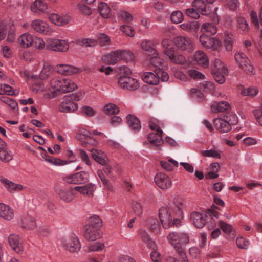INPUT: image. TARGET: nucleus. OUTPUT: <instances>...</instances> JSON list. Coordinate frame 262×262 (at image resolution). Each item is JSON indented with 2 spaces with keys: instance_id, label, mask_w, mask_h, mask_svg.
Wrapping results in <instances>:
<instances>
[{
  "instance_id": "f257e3e1",
  "label": "nucleus",
  "mask_w": 262,
  "mask_h": 262,
  "mask_svg": "<svg viewBox=\"0 0 262 262\" xmlns=\"http://www.w3.org/2000/svg\"><path fill=\"white\" fill-rule=\"evenodd\" d=\"M167 239L183 261L187 262L183 246L189 242V235L184 232H171L167 235Z\"/></svg>"
},
{
  "instance_id": "f03ea898",
  "label": "nucleus",
  "mask_w": 262,
  "mask_h": 262,
  "mask_svg": "<svg viewBox=\"0 0 262 262\" xmlns=\"http://www.w3.org/2000/svg\"><path fill=\"white\" fill-rule=\"evenodd\" d=\"M81 97L76 94L66 96L63 98L62 101L60 104L59 110L61 112H73L78 108V105L76 101H79Z\"/></svg>"
},
{
  "instance_id": "7ed1b4c3",
  "label": "nucleus",
  "mask_w": 262,
  "mask_h": 262,
  "mask_svg": "<svg viewBox=\"0 0 262 262\" xmlns=\"http://www.w3.org/2000/svg\"><path fill=\"white\" fill-rule=\"evenodd\" d=\"M60 241L63 249L70 252H77L81 248L80 243L77 236L74 234H72L68 237H62Z\"/></svg>"
},
{
  "instance_id": "20e7f679",
  "label": "nucleus",
  "mask_w": 262,
  "mask_h": 262,
  "mask_svg": "<svg viewBox=\"0 0 262 262\" xmlns=\"http://www.w3.org/2000/svg\"><path fill=\"white\" fill-rule=\"evenodd\" d=\"M174 43L178 49L182 51L189 53L194 49L193 42L189 37L178 36L174 38Z\"/></svg>"
},
{
  "instance_id": "39448f33",
  "label": "nucleus",
  "mask_w": 262,
  "mask_h": 262,
  "mask_svg": "<svg viewBox=\"0 0 262 262\" xmlns=\"http://www.w3.org/2000/svg\"><path fill=\"white\" fill-rule=\"evenodd\" d=\"M65 182L69 184H84L89 181V174L85 171H80L68 175L63 178Z\"/></svg>"
},
{
  "instance_id": "423d86ee",
  "label": "nucleus",
  "mask_w": 262,
  "mask_h": 262,
  "mask_svg": "<svg viewBox=\"0 0 262 262\" xmlns=\"http://www.w3.org/2000/svg\"><path fill=\"white\" fill-rule=\"evenodd\" d=\"M118 82L121 88L130 91L137 90L140 86L139 82L129 76H120Z\"/></svg>"
},
{
  "instance_id": "0eeeda50",
  "label": "nucleus",
  "mask_w": 262,
  "mask_h": 262,
  "mask_svg": "<svg viewBox=\"0 0 262 262\" xmlns=\"http://www.w3.org/2000/svg\"><path fill=\"white\" fill-rule=\"evenodd\" d=\"M234 58L242 69L247 73H252L254 68L251 64L249 59L245 54L240 52H237L234 55Z\"/></svg>"
},
{
  "instance_id": "6e6552de",
  "label": "nucleus",
  "mask_w": 262,
  "mask_h": 262,
  "mask_svg": "<svg viewBox=\"0 0 262 262\" xmlns=\"http://www.w3.org/2000/svg\"><path fill=\"white\" fill-rule=\"evenodd\" d=\"M199 40L203 47L213 50H218L221 45V42L217 39L209 36L204 33L200 35Z\"/></svg>"
},
{
  "instance_id": "1a4fd4ad",
  "label": "nucleus",
  "mask_w": 262,
  "mask_h": 262,
  "mask_svg": "<svg viewBox=\"0 0 262 262\" xmlns=\"http://www.w3.org/2000/svg\"><path fill=\"white\" fill-rule=\"evenodd\" d=\"M46 48L54 51L66 52L69 50V45L65 40L51 39L47 41Z\"/></svg>"
},
{
  "instance_id": "9d476101",
  "label": "nucleus",
  "mask_w": 262,
  "mask_h": 262,
  "mask_svg": "<svg viewBox=\"0 0 262 262\" xmlns=\"http://www.w3.org/2000/svg\"><path fill=\"white\" fill-rule=\"evenodd\" d=\"M31 27L34 31L44 35H50L53 32V30L49 25L41 19L33 20L31 22Z\"/></svg>"
},
{
  "instance_id": "9b49d317",
  "label": "nucleus",
  "mask_w": 262,
  "mask_h": 262,
  "mask_svg": "<svg viewBox=\"0 0 262 262\" xmlns=\"http://www.w3.org/2000/svg\"><path fill=\"white\" fill-rule=\"evenodd\" d=\"M54 190L60 199L65 202H71L74 198L75 193L73 188H63L56 186L55 187Z\"/></svg>"
},
{
  "instance_id": "f8f14e48",
  "label": "nucleus",
  "mask_w": 262,
  "mask_h": 262,
  "mask_svg": "<svg viewBox=\"0 0 262 262\" xmlns=\"http://www.w3.org/2000/svg\"><path fill=\"white\" fill-rule=\"evenodd\" d=\"M156 185L161 189L166 190L172 186V181L168 176L162 172H158L155 177Z\"/></svg>"
},
{
  "instance_id": "ddd939ff",
  "label": "nucleus",
  "mask_w": 262,
  "mask_h": 262,
  "mask_svg": "<svg viewBox=\"0 0 262 262\" xmlns=\"http://www.w3.org/2000/svg\"><path fill=\"white\" fill-rule=\"evenodd\" d=\"M164 54L172 62L176 64H183L186 62L185 57L176 52L174 48H170L165 50Z\"/></svg>"
},
{
  "instance_id": "4468645a",
  "label": "nucleus",
  "mask_w": 262,
  "mask_h": 262,
  "mask_svg": "<svg viewBox=\"0 0 262 262\" xmlns=\"http://www.w3.org/2000/svg\"><path fill=\"white\" fill-rule=\"evenodd\" d=\"M159 216L163 228L165 229L169 228L170 223L172 217L169 210L165 207H161L159 211Z\"/></svg>"
},
{
  "instance_id": "2eb2a0df",
  "label": "nucleus",
  "mask_w": 262,
  "mask_h": 262,
  "mask_svg": "<svg viewBox=\"0 0 262 262\" xmlns=\"http://www.w3.org/2000/svg\"><path fill=\"white\" fill-rule=\"evenodd\" d=\"M9 243L13 250L17 253H21L24 248L22 241L18 235L11 234L8 237Z\"/></svg>"
},
{
  "instance_id": "dca6fc26",
  "label": "nucleus",
  "mask_w": 262,
  "mask_h": 262,
  "mask_svg": "<svg viewBox=\"0 0 262 262\" xmlns=\"http://www.w3.org/2000/svg\"><path fill=\"white\" fill-rule=\"evenodd\" d=\"M84 238L90 241H94L102 237V233L99 229L85 226Z\"/></svg>"
},
{
  "instance_id": "f3484780",
  "label": "nucleus",
  "mask_w": 262,
  "mask_h": 262,
  "mask_svg": "<svg viewBox=\"0 0 262 262\" xmlns=\"http://www.w3.org/2000/svg\"><path fill=\"white\" fill-rule=\"evenodd\" d=\"M56 69L58 73L65 75H70L81 72V70L76 67L64 64L57 65Z\"/></svg>"
},
{
  "instance_id": "a211bd4d",
  "label": "nucleus",
  "mask_w": 262,
  "mask_h": 262,
  "mask_svg": "<svg viewBox=\"0 0 262 262\" xmlns=\"http://www.w3.org/2000/svg\"><path fill=\"white\" fill-rule=\"evenodd\" d=\"M96 188L94 184L88 183L85 185L74 187L73 189L83 195L90 197L94 195Z\"/></svg>"
},
{
  "instance_id": "6ab92c4d",
  "label": "nucleus",
  "mask_w": 262,
  "mask_h": 262,
  "mask_svg": "<svg viewBox=\"0 0 262 262\" xmlns=\"http://www.w3.org/2000/svg\"><path fill=\"white\" fill-rule=\"evenodd\" d=\"M102 61L108 64H115L120 60V50L112 51L102 56Z\"/></svg>"
},
{
  "instance_id": "aec40b11",
  "label": "nucleus",
  "mask_w": 262,
  "mask_h": 262,
  "mask_svg": "<svg viewBox=\"0 0 262 262\" xmlns=\"http://www.w3.org/2000/svg\"><path fill=\"white\" fill-rule=\"evenodd\" d=\"M90 135V132L86 129L84 128H79L76 134V138L79 140H83V138H81V135L84 137V138H87V141H83L81 143L83 146L87 147L89 144H95L96 143L95 140L90 137L89 136Z\"/></svg>"
},
{
  "instance_id": "412c9836",
  "label": "nucleus",
  "mask_w": 262,
  "mask_h": 262,
  "mask_svg": "<svg viewBox=\"0 0 262 262\" xmlns=\"http://www.w3.org/2000/svg\"><path fill=\"white\" fill-rule=\"evenodd\" d=\"M163 132L160 128H157L156 133H150L148 136V140L150 144L155 146H160L163 143L162 135Z\"/></svg>"
},
{
  "instance_id": "4be33fe9",
  "label": "nucleus",
  "mask_w": 262,
  "mask_h": 262,
  "mask_svg": "<svg viewBox=\"0 0 262 262\" xmlns=\"http://www.w3.org/2000/svg\"><path fill=\"white\" fill-rule=\"evenodd\" d=\"M157 69H155L153 72H144L142 78L145 82L150 85H157L159 83V77L156 74Z\"/></svg>"
},
{
  "instance_id": "5701e85b",
  "label": "nucleus",
  "mask_w": 262,
  "mask_h": 262,
  "mask_svg": "<svg viewBox=\"0 0 262 262\" xmlns=\"http://www.w3.org/2000/svg\"><path fill=\"white\" fill-rule=\"evenodd\" d=\"M195 61L203 68H207L209 66V60L205 53L201 51H197L193 55Z\"/></svg>"
},
{
  "instance_id": "b1692460",
  "label": "nucleus",
  "mask_w": 262,
  "mask_h": 262,
  "mask_svg": "<svg viewBox=\"0 0 262 262\" xmlns=\"http://www.w3.org/2000/svg\"><path fill=\"white\" fill-rule=\"evenodd\" d=\"M77 88V85L72 80L62 78L59 91L62 93H68L75 90Z\"/></svg>"
},
{
  "instance_id": "393cba45",
  "label": "nucleus",
  "mask_w": 262,
  "mask_h": 262,
  "mask_svg": "<svg viewBox=\"0 0 262 262\" xmlns=\"http://www.w3.org/2000/svg\"><path fill=\"white\" fill-rule=\"evenodd\" d=\"M214 125L221 133H227L230 131L231 127L229 123L223 118H216L214 119Z\"/></svg>"
},
{
  "instance_id": "a878e982",
  "label": "nucleus",
  "mask_w": 262,
  "mask_h": 262,
  "mask_svg": "<svg viewBox=\"0 0 262 262\" xmlns=\"http://www.w3.org/2000/svg\"><path fill=\"white\" fill-rule=\"evenodd\" d=\"M0 181L5 185L6 188L11 193H14L23 189L22 185L14 183L5 178L1 177Z\"/></svg>"
},
{
  "instance_id": "bb28decb",
  "label": "nucleus",
  "mask_w": 262,
  "mask_h": 262,
  "mask_svg": "<svg viewBox=\"0 0 262 262\" xmlns=\"http://www.w3.org/2000/svg\"><path fill=\"white\" fill-rule=\"evenodd\" d=\"M155 43L152 40H144L141 43V48L149 56L157 55V51L155 48Z\"/></svg>"
},
{
  "instance_id": "cd10ccee",
  "label": "nucleus",
  "mask_w": 262,
  "mask_h": 262,
  "mask_svg": "<svg viewBox=\"0 0 262 262\" xmlns=\"http://www.w3.org/2000/svg\"><path fill=\"white\" fill-rule=\"evenodd\" d=\"M12 159L13 155L4 141V144L0 145V160L3 162H8Z\"/></svg>"
},
{
  "instance_id": "c85d7f7f",
  "label": "nucleus",
  "mask_w": 262,
  "mask_h": 262,
  "mask_svg": "<svg viewBox=\"0 0 262 262\" xmlns=\"http://www.w3.org/2000/svg\"><path fill=\"white\" fill-rule=\"evenodd\" d=\"M13 216V210L9 206L0 203V217L7 220H10Z\"/></svg>"
},
{
  "instance_id": "c756f323",
  "label": "nucleus",
  "mask_w": 262,
  "mask_h": 262,
  "mask_svg": "<svg viewBox=\"0 0 262 262\" xmlns=\"http://www.w3.org/2000/svg\"><path fill=\"white\" fill-rule=\"evenodd\" d=\"M51 21L57 26H65L69 22L70 17L68 16H60L57 14H52L50 17Z\"/></svg>"
},
{
  "instance_id": "7c9ffc66",
  "label": "nucleus",
  "mask_w": 262,
  "mask_h": 262,
  "mask_svg": "<svg viewBox=\"0 0 262 262\" xmlns=\"http://www.w3.org/2000/svg\"><path fill=\"white\" fill-rule=\"evenodd\" d=\"M193 8L200 11L203 14L209 13V6L204 0H194L192 3Z\"/></svg>"
},
{
  "instance_id": "2f4dec72",
  "label": "nucleus",
  "mask_w": 262,
  "mask_h": 262,
  "mask_svg": "<svg viewBox=\"0 0 262 262\" xmlns=\"http://www.w3.org/2000/svg\"><path fill=\"white\" fill-rule=\"evenodd\" d=\"M126 119L127 124L132 130L137 132L141 129V126L140 120L136 116L128 115Z\"/></svg>"
},
{
  "instance_id": "473e14b6",
  "label": "nucleus",
  "mask_w": 262,
  "mask_h": 262,
  "mask_svg": "<svg viewBox=\"0 0 262 262\" xmlns=\"http://www.w3.org/2000/svg\"><path fill=\"white\" fill-rule=\"evenodd\" d=\"M191 220L194 225L198 228H202L205 224V221L202 214L198 212H193L191 214Z\"/></svg>"
},
{
  "instance_id": "72a5a7b5",
  "label": "nucleus",
  "mask_w": 262,
  "mask_h": 262,
  "mask_svg": "<svg viewBox=\"0 0 262 262\" xmlns=\"http://www.w3.org/2000/svg\"><path fill=\"white\" fill-rule=\"evenodd\" d=\"M18 40L21 47L28 48L33 45V37L29 33H24L19 37Z\"/></svg>"
},
{
  "instance_id": "f704fd0d",
  "label": "nucleus",
  "mask_w": 262,
  "mask_h": 262,
  "mask_svg": "<svg viewBox=\"0 0 262 262\" xmlns=\"http://www.w3.org/2000/svg\"><path fill=\"white\" fill-rule=\"evenodd\" d=\"M92 157L97 162L104 165L107 163L105 155L100 150L93 148L91 150Z\"/></svg>"
},
{
  "instance_id": "c9c22d12",
  "label": "nucleus",
  "mask_w": 262,
  "mask_h": 262,
  "mask_svg": "<svg viewBox=\"0 0 262 262\" xmlns=\"http://www.w3.org/2000/svg\"><path fill=\"white\" fill-rule=\"evenodd\" d=\"M48 9L47 4L42 0H35L31 6V11L34 13H37L38 11L46 12Z\"/></svg>"
},
{
  "instance_id": "e433bc0d",
  "label": "nucleus",
  "mask_w": 262,
  "mask_h": 262,
  "mask_svg": "<svg viewBox=\"0 0 262 262\" xmlns=\"http://www.w3.org/2000/svg\"><path fill=\"white\" fill-rule=\"evenodd\" d=\"M147 226L148 229L154 233L157 234L160 232L161 226L157 219L154 217L148 219Z\"/></svg>"
},
{
  "instance_id": "4c0bfd02",
  "label": "nucleus",
  "mask_w": 262,
  "mask_h": 262,
  "mask_svg": "<svg viewBox=\"0 0 262 262\" xmlns=\"http://www.w3.org/2000/svg\"><path fill=\"white\" fill-rule=\"evenodd\" d=\"M21 226L27 229H34L36 227L35 221L33 217L26 215L22 219Z\"/></svg>"
},
{
  "instance_id": "58836bf2",
  "label": "nucleus",
  "mask_w": 262,
  "mask_h": 262,
  "mask_svg": "<svg viewBox=\"0 0 262 262\" xmlns=\"http://www.w3.org/2000/svg\"><path fill=\"white\" fill-rule=\"evenodd\" d=\"M230 107L229 104L225 101H221L218 103L213 102L211 105V110L213 112H222Z\"/></svg>"
},
{
  "instance_id": "ea45409f",
  "label": "nucleus",
  "mask_w": 262,
  "mask_h": 262,
  "mask_svg": "<svg viewBox=\"0 0 262 262\" xmlns=\"http://www.w3.org/2000/svg\"><path fill=\"white\" fill-rule=\"evenodd\" d=\"M102 225V220L97 215H94L89 218L87 226L99 229Z\"/></svg>"
},
{
  "instance_id": "a19ab883",
  "label": "nucleus",
  "mask_w": 262,
  "mask_h": 262,
  "mask_svg": "<svg viewBox=\"0 0 262 262\" xmlns=\"http://www.w3.org/2000/svg\"><path fill=\"white\" fill-rule=\"evenodd\" d=\"M201 31L206 32L211 35H214L217 32V28L215 25L212 23H205L201 27Z\"/></svg>"
},
{
  "instance_id": "79ce46f5",
  "label": "nucleus",
  "mask_w": 262,
  "mask_h": 262,
  "mask_svg": "<svg viewBox=\"0 0 262 262\" xmlns=\"http://www.w3.org/2000/svg\"><path fill=\"white\" fill-rule=\"evenodd\" d=\"M150 62L151 64L156 68V69H163V60L159 56V53L157 52V55H150Z\"/></svg>"
},
{
  "instance_id": "37998d69",
  "label": "nucleus",
  "mask_w": 262,
  "mask_h": 262,
  "mask_svg": "<svg viewBox=\"0 0 262 262\" xmlns=\"http://www.w3.org/2000/svg\"><path fill=\"white\" fill-rule=\"evenodd\" d=\"M225 38L224 40V45L226 50L230 51L233 48V36L228 32H225Z\"/></svg>"
},
{
  "instance_id": "c03bdc74",
  "label": "nucleus",
  "mask_w": 262,
  "mask_h": 262,
  "mask_svg": "<svg viewBox=\"0 0 262 262\" xmlns=\"http://www.w3.org/2000/svg\"><path fill=\"white\" fill-rule=\"evenodd\" d=\"M211 71L212 72L223 71V73H227L228 69L220 59H215Z\"/></svg>"
},
{
  "instance_id": "a18cd8bd",
  "label": "nucleus",
  "mask_w": 262,
  "mask_h": 262,
  "mask_svg": "<svg viewBox=\"0 0 262 262\" xmlns=\"http://www.w3.org/2000/svg\"><path fill=\"white\" fill-rule=\"evenodd\" d=\"M98 10L101 15L105 18H108L111 10L108 5L104 2H101L98 6Z\"/></svg>"
},
{
  "instance_id": "49530a36",
  "label": "nucleus",
  "mask_w": 262,
  "mask_h": 262,
  "mask_svg": "<svg viewBox=\"0 0 262 262\" xmlns=\"http://www.w3.org/2000/svg\"><path fill=\"white\" fill-rule=\"evenodd\" d=\"M139 237L147 246L152 247L155 246L154 242L151 240L147 232L144 230L139 231Z\"/></svg>"
},
{
  "instance_id": "de8ad7c7",
  "label": "nucleus",
  "mask_w": 262,
  "mask_h": 262,
  "mask_svg": "<svg viewBox=\"0 0 262 262\" xmlns=\"http://www.w3.org/2000/svg\"><path fill=\"white\" fill-rule=\"evenodd\" d=\"M105 247L104 243L97 242L88 245V249L90 252H99L102 251Z\"/></svg>"
},
{
  "instance_id": "09e8293b",
  "label": "nucleus",
  "mask_w": 262,
  "mask_h": 262,
  "mask_svg": "<svg viewBox=\"0 0 262 262\" xmlns=\"http://www.w3.org/2000/svg\"><path fill=\"white\" fill-rule=\"evenodd\" d=\"M201 154L203 157H212L216 159L221 158L220 151L214 149L203 150Z\"/></svg>"
},
{
  "instance_id": "8fccbe9b",
  "label": "nucleus",
  "mask_w": 262,
  "mask_h": 262,
  "mask_svg": "<svg viewBox=\"0 0 262 262\" xmlns=\"http://www.w3.org/2000/svg\"><path fill=\"white\" fill-rule=\"evenodd\" d=\"M104 110L105 114L108 115L116 114L119 112V107L113 103L105 105Z\"/></svg>"
},
{
  "instance_id": "3c124183",
  "label": "nucleus",
  "mask_w": 262,
  "mask_h": 262,
  "mask_svg": "<svg viewBox=\"0 0 262 262\" xmlns=\"http://www.w3.org/2000/svg\"><path fill=\"white\" fill-rule=\"evenodd\" d=\"M51 73V67L48 63H45L42 70L40 72L39 77L41 79L44 80L48 78Z\"/></svg>"
},
{
  "instance_id": "603ef678",
  "label": "nucleus",
  "mask_w": 262,
  "mask_h": 262,
  "mask_svg": "<svg viewBox=\"0 0 262 262\" xmlns=\"http://www.w3.org/2000/svg\"><path fill=\"white\" fill-rule=\"evenodd\" d=\"M170 19L174 23H180L184 19L183 13L180 11H174L171 14Z\"/></svg>"
},
{
  "instance_id": "864d4df0",
  "label": "nucleus",
  "mask_w": 262,
  "mask_h": 262,
  "mask_svg": "<svg viewBox=\"0 0 262 262\" xmlns=\"http://www.w3.org/2000/svg\"><path fill=\"white\" fill-rule=\"evenodd\" d=\"M98 42L101 46L108 45L111 42L110 37L105 34L101 33L98 35Z\"/></svg>"
},
{
  "instance_id": "5fc2aeb1",
  "label": "nucleus",
  "mask_w": 262,
  "mask_h": 262,
  "mask_svg": "<svg viewBox=\"0 0 262 262\" xmlns=\"http://www.w3.org/2000/svg\"><path fill=\"white\" fill-rule=\"evenodd\" d=\"M258 93V90L257 88L249 87L243 90L241 94L243 96H249L251 97L255 96Z\"/></svg>"
},
{
  "instance_id": "6e6d98bb",
  "label": "nucleus",
  "mask_w": 262,
  "mask_h": 262,
  "mask_svg": "<svg viewBox=\"0 0 262 262\" xmlns=\"http://www.w3.org/2000/svg\"><path fill=\"white\" fill-rule=\"evenodd\" d=\"M223 118L229 124L230 126L231 125H235L237 123V117L236 115L233 113H229L224 116Z\"/></svg>"
},
{
  "instance_id": "4d7b16f0",
  "label": "nucleus",
  "mask_w": 262,
  "mask_h": 262,
  "mask_svg": "<svg viewBox=\"0 0 262 262\" xmlns=\"http://www.w3.org/2000/svg\"><path fill=\"white\" fill-rule=\"evenodd\" d=\"M227 73H223V71L212 72V74L215 80L220 84L223 83L225 81L224 75Z\"/></svg>"
},
{
  "instance_id": "13d9d810",
  "label": "nucleus",
  "mask_w": 262,
  "mask_h": 262,
  "mask_svg": "<svg viewBox=\"0 0 262 262\" xmlns=\"http://www.w3.org/2000/svg\"><path fill=\"white\" fill-rule=\"evenodd\" d=\"M120 60H124L128 62L133 59L134 55L128 51L120 50Z\"/></svg>"
},
{
  "instance_id": "bf43d9fd",
  "label": "nucleus",
  "mask_w": 262,
  "mask_h": 262,
  "mask_svg": "<svg viewBox=\"0 0 262 262\" xmlns=\"http://www.w3.org/2000/svg\"><path fill=\"white\" fill-rule=\"evenodd\" d=\"M62 78L54 77L50 81V85L51 88L55 91H59L61 83Z\"/></svg>"
},
{
  "instance_id": "052dcab7",
  "label": "nucleus",
  "mask_w": 262,
  "mask_h": 262,
  "mask_svg": "<svg viewBox=\"0 0 262 262\" xmlns=\"http://www.w3.org/2000/svg\"><path fill=\"white\" fill-rule=\"evenodd\" d=\"M253 113L258 124L262 127V105L259 108L254 110Z\"/></svg>"
},
{
  "instance_id": "680f3d73",
  "label": "nucleus",
  "mask_w": 262,
  "mask_h": 262,
  "mask_svg": "<svg viewBox=\"0 0 262 262\" xmlns=\"http://www.w3.org/2000/svg\"><path fill=\"white\" fill-rule=\"evenodd\" d=\"M79 43L86 47H94L96 45L97 40L92 38H82L79 40Z\"/></svg>"
},
{
  "instance_id": "e2e57ef3",
  "label": "nucleus",
  "mask_w": 262,
  "mask_h": 262,
  "mask_svg": "<svg viewBox=\"0 0 262 262\" xmlns=\"http://www.w3.org/2000/svg\"><path fill=\"white\" fill-rule=\"evenodd\" d=\"M238 27L243 31H247L249 30V25L247 21L242 17L237 18Z\"/></svg>"
},
{
  "instance_id": "0e129e2a",
  "label": "nucleus",
  "mask_w": 262,
  "mask_h": 262,
  "mask_svg": "<svg viewBox=\"0 0 262 262\" xmlns=\"http://www.w3.org/2000/svg\"><path fill=\"white\" fill-rule=\"evenodd\" d=\"M219 226L223 231L226 234H229L232 231V226L230 224H227L223 221H220Z\"/></svg>"
},
{
  "instance_id": "69168bd1",
  "label": "nucleus",
  "mask_w": 262,
  "mask_h": 262,
  "mask_svg": "<svg viewBox=\"0 0 262 262\" xmlns=\"http://www.w3.org/2000/svg\"><path fill=\"white\" fill-rule=\"evenodd\" d=\"M236 243L237 247L241 249H247L249 245V241L242 237L237 238Z\"/></svg>"
},
{
  "instance_id": "338daca9",
  "label": "nucleus",
  "mask_w": 262,
  "mask_h": 262,
  "mask_svg": "<svg viewBox=\"0 0 262 262\" xmlns=\"http://www.w3.org/2000/svg\"><path fill=\"white\" fill-rule=\"evenodd\" d=\"M188 74L194 79H204L205 78V75L195 70H189Z\"/></svg>"
},
{
  "instance_id": "774afa93",
  "label": "nucleus",
  "mask_w": 262,
  "mask_h": 262,
  "mask_svg": "<svg viewBox=\"0 0 262 262\" xmlns=\"http://www.w3.org/2000/svg\"><path fill=\"white\" fill-rule=\"evenodd\" d=\"M34 47L37 49H43L45 46L43 40L40 37H35L33 38V43Z\"/></svg>"
}]
</instances>
